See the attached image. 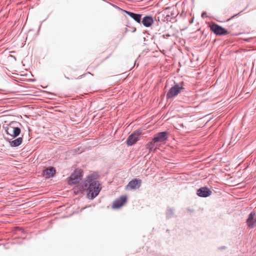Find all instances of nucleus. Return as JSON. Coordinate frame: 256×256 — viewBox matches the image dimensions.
<instances>
[{
	"label": "nucleus",
	"instance_id": "11",
	"mask_svg": "<svg viewBox=\"0 0 256 256\" xmlns=\"http://www.w3.org/2000/svg\"><path fill=\"white\" fill-rule=\"evenodd\" d=\"M127 201V196H122L120 198L116 200L112 204V208H118L122 206Z\"/></svg>",
	"mask_w": 256,
	"mask_h": 256
},
{
	"label": "nucleus",
	"instance_id": "5",
	"mask_svg": "<svg viewBox=\"0 0 256 256\" xmlns=\"http://www.w3.org/2000/svg\"><path fill=\"white\" fill-rule=\"evenodd\" d=\"M170 133L167 130L158 132L155 134L153 138L156 142L158 143H165L168 139Z\"/></svg>",
	"mask_w": 256,
	"mask_h": 256
},
{
	"label": "nucleus",
	"instance_id": "30",
	"mask_svg": "<svg viewBox=\"0 0 256 256\" xmlns=\"http://www.w3.org/2000/svg\"><path fill=\"white\" fill-rule=\"evenodd\" d=\"M164 96H165V93H164V94H162V96L163 98V97H164Z\"/></svg>",
	"mask_w": 256,
	"mask_h": 256
},
{
	"label": "nucleus",
	"instance_id": "29",
	"mask_svg": "<svg viewBox=\"0 0 256 256\" xmlns=\"http://www.w3.org/2000/svg\"><path fill=\"white\" fill-rule=\"evenodd\" d=\"M128 31V30L127 28H126L125 32L124 33H126Z\"/></svg>",
	"mask_w": 256,
	"mask_h": 256
},
{
	"label": "nucleus",
	"instance_id": "1",
	"mask_svg": "<svg viewBox=\"0 0 256 256\" xmlns=\"http://www.w3.org/2000/svg\"><path fill=\"white\" fill-rule=\"evenodd\" d=\"M86 178L84 182L82 183L81 188L82 191L86 190L88 197L93 200L99 194L102 187L95 177H86Z\"/></svg>",
	"mask_w": 256,
	"mask_h": 256
},
{
	"label": "nucleus",
	"instance_id": "7",
	"mask_svg": "<svg viewBox=\"0 0 256 256\" xmlns=\"http://www.w3.org/2000/svg\"><path fill=\"white\" fill-rule=\"evenodd\" d=\"M82 177H68V182L70 185H76L80 191H82L81 188L82 183L84 182L82 179Z\"/></svg>",
	"mask_w": 256,
	"mask_h": 256
},
{
	"label": "nucleus",
	"instance_id": "33",
	"mask_svg": "<svg viewBox=\"0 0 256 256\" xmlns=\"http://www.w3.org/2000/svg\"><path fill=\"white\" fill-rule=\"evenodd\" d=\"M240 40H242V38H241ZM243 40H244V41H246L247 40H246V39H243Z\"/></svg>",
	"mask_w": 256,
	"mask_h": 256
},
{
	"label": "nucleus",
	"instance_id": "8",
	"mask_svg": "<svg viewBox=\"0 0 256 256\" xmlns=\"http://www.w3.org/2000/svg\"><path fill=\"white\" fill-rule=\"evenodd\" d=\"M118 8L120 10H122L124 13L126 14L128 16H130L136 22L140 24V22L142 21V17L143 16L142 14L135 13L132 12H130V11H128L126 10H124L119 8Z\"/></svg>",
	"mask_w": 256,
	"mask_h": 256
},
{
	"label": "nucleus",
	"instance_id": "10",
	"mask_svg": "<svg viewBox=\"0 0 256 256\" xmlns=\"http://www.w3.org/2000/svg\"><path fill=\"white\" fill-rule=\"evenodd\" d=\"M4 138L12 148H16L20 146L23 142V136L17 137L14 138L15 139L14 140L6 138Z\"/></svg>",
	"mask_w": 256,
	"mask_h": 256
},
{
	"label": "nucleus",
	"instance_id": "24",
	"mask_svg": "<svg viewBox=\"0 0 256 256\" xmlns=\"http://www.w3.org/2000/svg\"><path fill=\"white\" fill-rule=\"evenodd\" d=\"M6 134L10 136L11 132H10V129H7L4 130Z\"/></svg>",
	"mask_w": 256,
	"mask_h": 256
},
{
	"label": "nucleus",
	"instance_id": "20",
	"mask_svg": "<svg viewBox=\"0 0 256 256\" xmlns=\"http://www.w3.org/2000/svg\"><path fill=\"white\" fill-rule=\"evenodd\" d=\"M86 176H100L98 172H93L87 175Z\"/></svg>",
	"mask_w": 256,
	"mask_h": 256
},
{
	"label": "nucleus",
	"instance_id": "18",
	"mask_svg": "<svg viewBox=\"0 0 256 256\" xmlns=\"http://www.w3.org/2000/svg\"><path fill=\"white\" fill-rule=\"evenodd\" d=\"M164 14H162L161 16L158 17V21H160V18L163 22H171L170 19V15L169 14H166V12H164Z\"/></svg>",
	"mask_w": 256,
	"mask_h": 256
},
{
	"label": "nucleus",
	"instance_id": "31",
	"mask_svg": "<svg viewBox=\"0 0 256 256\" xmlns=\"http://www.w3.org/2000/svg\"><path fill=\"white\" fill-rule=\"evenodd\" d=\"M225 176H230V174H226Z\"/></svg>",
	"mask_w": 256,
	"mask_h": 256
},
{
	"label": "nucleus",
	"instance_id": "19",
	"mask_svg": "<svg viewBox=\"0 0 256 256\" xmlns=\"http://www.w3.org/2000/svg\"><path fill=\"white\" fill-rule=\"evenodd\" d=\"M174 214V210L171 208H168L166 212V217L167 218H170L173 216Z\"/></svg>",
	"mask_w": 256,
	"mask_h": 256
},
{
	"label": "nucleus",
	"instance_id": "22",
	"mask_svg": "<svg viewBox=\"0 0 256 256\" xmlns=\"http://www.w3.org/2000/svg\"><path fill=\"white\" fill-rule=\"evenodd\" d=\"M240 14V12H238V13L233 15L231 17H230L228 19L227 21H229L230 20H232L234 18L237 16H239Z\"/></svg>",
	"mask_w": 256,
	"mask_h": 256
},
{
	"label": "nucleus",
	"instance_id": "14",
	"mask_svg": "<svg viewBox=\"0 0 256 256\" xmlns=\"http://www.w3.org/2000/svg\"><path fill=\"white\" fill-rule=\"evenodd\" d=\"M247 224L250 228L256 226V214L255 212H251L246 220Z\"/></svg>",
	"mask_w": 256,
	"mask_h": 256
},
{
	"label": "nucleus",
	"instance_id": "16",
	"mask_svg": "<svg viewBox=\"0 0 256 256\" xmlns=\"http://www.w3.org/2000/svg\"><path fill=\"white\" fill-rule=\"evenodd\" d=\"M56 172V168L52 166H48L46 170H43L42 176H54V174Z\"/></svg>",
	"mask_w": 256,
	"mask_h": 256
},
{
	"label": "nucleus",
	"instance_id": "12",
	"mask_svg": "<svg viewBox=\"0 0 256 256\" xmlns=\"http://www.w3.org/2000/svg\"><path fill=\"white\" fill-rule=\"evenodd\" d=\"M158 142H155V140L152 137V140L146 144V148L148 150V152H155L158 149Z\"/></svg>",
	"mask_w": 256,
	"mask_h": 256
},
{
	"label": "nucleus",
	"instance_id": "27",
	"mask_svg": "<svg viewBox=\"0 0 256 256\" xmlns=\"http://www.w3.org/2000/svg\"><path fill=\"white\" fill-rule=\"evenodd\" d=\"M136 28H134L132 30V32H134L136 31Z\"/></svg>",
	"mask_w": 256,
	"mask_h": 256
},
{
	"label": "nucleus",
	"instance_id": "15",
	"mask_svg": "<svg viewBox=\"0 0 256 256\" xmlns=\"http://www.w3.org/2000/svg\"><path fill=\"white\" fill-rule=\"evenodd\" d=\"M142 180L139 178H135L130 181L127 185V188L132 190L139 188L141 186Z\"/></svg>",
	"mask_w": 256,
	"mask_h": 256
},
{
	"label": "nucleus",
	"instance_id": "34",
	"mask_svg": "<svg viewBox=\"0 0 256 256\" xmlns=\"http://www.w3.org/2000/svg\"><path fill=\"white\" fill-rule=\"evenodd\" d=\"M180 126H181L184 127V125H183V124H182L180 125Z\"/></svg>",
	"mask_w": 256,
	"mask_h": 256
},
{
	"label": "nucleus",
	"instance_id": "4",
	"mask_svg": "<svg viewBox=\"0 0 256 256\" xmlns=\"http://www.w3.org/2000/svg\"><path fill=\"white\" fill-rule=\"evenodd\" d=\"M142 133L140 130H138L136 131L131 134L127 138L126 140V144L128 146H132L136 144L140 140V135Z\"/></svg>",
	"mask_w": 256,
	"mask_h": 256
},
{
	"label": "nucleus",
	"instance_id": "32",
	"mask_svg": "<svg viewBox=\"0 0 256 256\" xmlns=\"http://www.w3.org/2000/svg\"><path fill=\"white\" fill-rule=\"evenodd\" d=\"M64 77H65L66 79H68V80H69V79H70V78H69L67 77L66 76H64Z\"/></svg>",
	"mask_w": 256,
	"mask_h": 256
},
{
	"label": "nucleus",
	"instance_id": "25",
	"mask_svg": "<svg viewBox=\"0 0 256 256\" xmlns=\"http://www.w3.org/2000/svg\"><path fill=\"white\" fill-rule=\"evenodd\" d=\"M91 74V75H92V74H91L90 72H88V73L84 74H82V75L80 76L78 78H82L84 77L86 75V74Z\"/></svg>",
	"mask_w": 256,
	"mask_h": 256
},
{
	"label": "nucleus",
	"instance_id": "23",
	"mask_svg": "<svg viewBox=\"0 0 256 256\" xmlns=\"http://www.w3.org/2000/svg\"><path fill=\"white\" fill-rule=\"evenodd\" d=\"M201 16L202 18H204L208 17L207 13L206 12H202L201 14Z\"/></svg>",
	"mask_w": 256,
	"mask_h": 256
},
{
	"label": "nucleus",
	"instance_id": "36",
	"mask_svg": "<svg viewBox=\"0 0 256 256\" xmlns=\"http://www.w3.org/2000/svg\"><path fill=\"white\" fill-rule=\"evenodd\" d=\"M46 178H50V177L49 176H48V177H46Z\"/></svg>",
	"mask_w": 256,
	"mask_h": 256
},
{
	"label": "nucleus",
	"instance_id": "9",
	"mask_svg": "<svg viewBox=\"0 0 256 256\" xmlns=\"http://www.w3.org/2000/svg\"><path fill=\"white\" fill-rule=\"evenodd\" d=\"M154 22V17L150 15H146L143 18L142 17L140 24L146 28L150 27Z\"/></svg>",
	"mask_w": 256,
	"mask_h": 256
},
{
	"label": "nucleus",
	"instance_id": "26",
	"mask_svg": "<svg viewBox=\"0 0 256 256\" xmlns=\"http://www.w3.org/2000/svg\"><path fill=\"white\" fill-rule=\"evenodd\" d=\"M170 19L171 20V22H176V20L174 16H172V17L170 16Z\"/></svg>",
	"mask_w": 256,
	"mask_h": 256
},
{
	"label": "nucleus",
	"instance_id": "2",
	"mask_svg": "<svg viewBox=\"0 0 256 256\" xmlns=\"http://www.w3.org/2000/svg\"><path fill=\"white\" fill-rule=\"evenodd\" d=\"M184 89V82H174V84L169 89L166 94V98L168 100L177 96L182 90Z\"/></svg>",
	"mask_w": 256,
	"mask_h": 256
},
{
	"label": "nucleus",
	"instance_id": "6",
	"mask_svg": "<svg viewBox=\"0 0 256 256\" xmlns=\"http://www.w3.org/2000/svg\"><path fill=\"white\" fill-rule=\"evenodd\" d=\"M210 30L217 36H224L228 33L227 30L216 23H214L210 26Z\"/></svg>",
	"mask_w": 256,
	"mask_h": 256
},
{
	"label": "nucleus",
	"instance_id": "21",
	"mask_svg": "<svg viewBox=\"0 0 256 256\" xmlns=\"http://www.w3.org/2000/svg\"><path fill=\"white\" fill-rule=\"evenodd\" d=\"M10 122L8 124H4L2 126L4 130H5L7 129H10Z\"/></svg>",
	"mask_w": 256,
	"mask_h": 256
},
{
	"label": "nucleus",
	"instance_id": "13",
	"mask_svg": "<svg viewBox=\"0 0 256 256\" xmlns=\"http://www.w3.org/2000/svg\"><path fill=\"white\" fill-rule=\"evenodd\" d=\"M212 192L207 187H202L197 190L196 194L200 197L206 198L211 195Z\"/></svg>",
	"mask_w": 256,
	"mask_h": 256
},
{
	"label": "nucleus",
	"instance_id": "35",
	"mask_svg": "<svg viewBox=\"0 0 256 256\" xmlns=\"http://www.w3.org/2000/svg\"><path fill=\"white\" fill-rule=\"evenodd\" d=\"M242 196L241 194V198H240V199H241V200L243 198H242Z\"/></svg>",
	"mask_w": 256,
	"mask_h": 256
},
{
	"label": "nucleus",
	"instance_id": "28",
	"mask_svg": "<svg viewBox=\"0 0 256 256\" xmlns=\"http://www.w3.org/2000/svg\"><path fill=\"white\" fill-rule=\"evenodd\" d=\"M11 57L13 58H14L15 60H16V56H12V55H10V56Z\"/></svg>",
	"mask_w": 256,
	"mask_h": 256
},
{
	"label": "nucleus",
	"instance_id": "3",
	"mask_svg": "<svg viewBox=\"0 0 256 256\" xmlns=\"http://www.w3.org/2000/svg\"><path fill=\"white\" fill-rule=\"evenodd\" d=\"M10 132H11L10 136L12 138H17L21 133L20 127L22 124L18 122L12 121L10 122Z\"/></svg>",
	"mask_w": 256,
	"mask_h": 256
},
{
	"label": "nucleus",
	"instance_id": "17",
	"mask_svg": "<svg viewBox=\"0 0 256 256\" xmlns=\"http://www.w3.org/2000/svg\"><path fill=\"white\" fill-rule=\"evenodd\" d=\"M72 172L70 176H83L84 172L83 170L80 168H76L74 166H72L70 168Z\"/></svg>",
	"mask_w": 256,
	"mask_h": 256
}]
</instances>
